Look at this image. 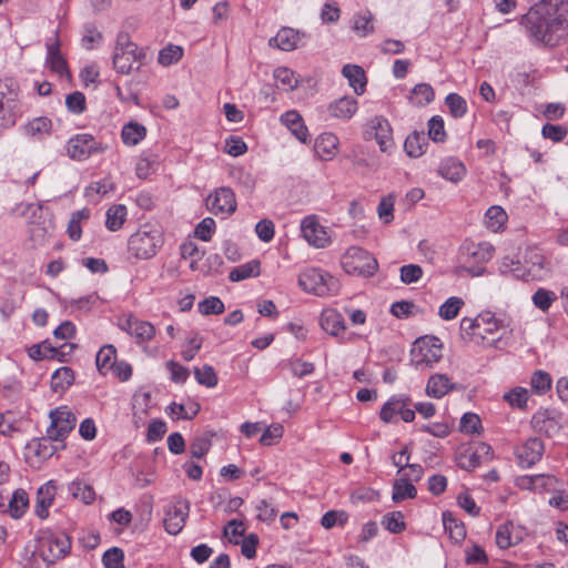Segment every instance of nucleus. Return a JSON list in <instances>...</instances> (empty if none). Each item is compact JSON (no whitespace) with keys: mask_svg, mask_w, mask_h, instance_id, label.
<instances>
[{"mask_svg":"<svg viewBox=\"0 0 568 568\" xmlns=\"http://www.w3.org/2000/svg\"><path fill=\"white\" fill-rule=\"evenodd\" d=\"M14 213L18 216L26 219L28 227H31L32 225H36V223H40V221L48 219L42 205L34 203H21L17 205Z\"/></svg>","mask_w":568,"mask_h":568,"instance_id":"31","label":"nucleus"},{"mask_svg":"<svg viewBox=\"0 0 568 568\" xmlns=\"http://www.w3.org/2000/svg\"><path fill=\"white\" fill-rule=\"evenodd\" d=\"M68 154L71 159L83 161L95 152H102V146L89 134H77L68 141Z\"/></svg>","mask_w":568,"mask_h":568,"instance_id":"11","label":"nucleus"},{"mask_svg":"<svg viewBox=\"0 0 568 568\" xmlns=\"http://www.w3.org/2000/svg\"><path fill=\"white\" fill-rule=\"evenodd\" d=\"M426 148L427 140L423 132H413L404 142L405 152L409 158L416 159L422 156L425 153Z\"/></svg>","mask_w":568,"mask_h":568,"instance_id":"36","label":"nucleus"},{"mask_svg":"<svg viewBox=\"0 0 568 568\" xmlns=\"http://www.w3.org/2000/svg\"><path fill=\"white\" fill-rule=\"evenodd\" d=\"M194 376L199 384L209 388L215 387L217 385V375L211 365L195 367Z\"/></svg>","mask_w":568,"mask_h":568,"instance_id":"55","label":"nucleus"},{"mask_svg":"<svg viewBox=\"0 0 568 568\" xmlns=\"http://www.w3.org/2000/svg\"><path fill=\"white\" fill-rule=\"evenodd\" d=\"M342 265L346 273L371 276L377 270V261L365 250L352 246L342 257Z\"/></svg>","mask_w":568,"mask_h":568,"instance_id":"8","label":"nucleus"},{"mask_svg":"<svg viewBox=\"0 0 568 568\" xmlns=\"http://www.w3.org/2000/svg\"><path fill=\"white\" fill-rule=\"evenodd\" d=\"M163 244V233L159 225L145 223L128 241V252L138 260L153 257Z\"/></svg>","mask_w":568,"mask_h":568,"instance_id":"4","label":"nucleus"},{"mask_svg":"<svg viewBox=\"0 0 568 568\" xmlns=\"http://www.w3.org/2000/svg\"><path fill=\"white\" fill-rule=\"evenodd\" d=\"M146 128L135 121H130L123 125L121 131V140L128 146L139 144L146 136Z\"/></svg>","mask_w":568,"mask_h":568,"instance_id":"32","label":"nucleus"},{"mask_svg":"<svg viewBox=\"0 0 568 568\" xmlns=\"http://www.w3.org/2000/svg\"><path fill=\"white\" fill-rule=\"evenodd\" d=\"M69 490L73 498L80 499L87 505H90L95 500V491L88 484L73 481L71 483Z\"/></svg>","mask_w":568,"mask_h":568,"instance_id":"51","label":"nucleus"},{"mask_svg":"<svg viewBox=\"0 0 568 568\" xmlns=\"http://www.w3.org/2000/svg\"><path fill=\"white\" fill-rule=\"evenodd\" d=\"M455 385L445 374H434L428 378L426 394L433 398H442L454 389Z\"/></svg>","mask_w":568,"mask_h":568,"instance_id":"28","label":"nucleus"},{"mask_svg":"<svg viewBox=\"0 0 568 568\" xmlns=\"http://www.w3.org/2000/svg\"><path fill=\"white\" fill-rule=\"evenodd\" d=\"M525 264L527 266L528 276L531 278H541L548 263L545 255L538 248L531 247L526 251Z\"/></svg>","mask_w":568,"mask_h":568,"instance_id":"26","label":"nucleus"},{"mask_svg":"<svg viewBox=\"0 0 568 568\" xmlns=\"http://www.w3.org/2000/svg\"><path fill=\"white\" fill-rule=\"evenodd\" d=\"M50 426L48 437L53 440H62L75 427L77 417L68 406H60L50 413Z\"/></svg>","mask_w":568,"mask_h":568,"instance_id":"9","label":"nucleus"},{"mask_svg":"<svg viewBox=\"0 0 568 568\" xmlns=\"http://www.w3.org/2000/svg\"><path fill=\"white\" fill-rule=\"evenodd\" d=\"M352 29L359 37L373 33L375 31L374 14L369 10L354 14Z\"/></svg>","mask_w":568,"mask_h":568,"instance_id":"37","label":"nucleus"},{"mask_svg":"<svg viewBox=\"0 0 568 568\" xmlns=\"http://www.w3.org/2000/svg\"><path fill=\"white\" fill-rule=\"evenodd\" d=\"M534 305L539 308L542 312H547L551 304L557 300V295L555 292L546 290V288H538L532 297Z\"/></svg>","mask_w":568,"mask_h":568,"instance_id":"56","label":"nucleus"},{"mask_svg":"<svg viewBox=\"0 0 568 568\" xmlns=\"http://www.w3.org/2000/svg\"><path fill=\"white\" fill-rule=\"evenodd\" d=\"M57 494V484L49 480L37 491L36 514L39 518L45 519L49 516V508L52 506Z\"/></svg>","mask_w":568,"mask_h":568,"instance_id":"19","label":"nucleus"},{"mask_svg":"<svg viewBox=\"0 0 568 568\" xmlns=\"http://www.w3.org/2000/svg\"><path fill=\"white\" fill-rule=\"evenodd\" d=\"M69 548L70 542L65 536L49 535L39 540V555L47 565L62 558Z\"/></svg>","mask_w":568,"mask_h":568,"instance_id":"10","label":"nucleus"},{"mask_svg":"<svg viewBox=\"0 0 568 568\" xmlns=\"http://www.w3.org/2000/svg\"><path fill=\"white\" fill-rule=\"evenodd\" d=\"M464 305L465 302L462 297L452 296L439 306L438 315L444 321H452L458 316Z\"/></svg>","mask_w":568,"mask_h":568,"instance_id":"44","label":"nucleus"},{"mask_svg":"<svg viewBox=\"0 0 568 568\" xmlns=\"http://www.w3.org/2000/svg\"><path fill=\"white\" fill-rule=\"evenodd\" d=\"M410 405V398L405 395L392 396L382 407L379 417L384 423H390L395 416V408H404Z\"/></svg>","mask_w":568,"mask_h":568,"instance_id":"38","label":"nucleus"},{"mask_svg":"<svg viewBox=\"0 0 568 568\" xmlns=\"http://www.w3.org/2000/svg\"><path fill=\"white\" fill-rule=\"evenodd\" d=\"M417 490L415 486L408 480V478L402 476L399 479L395 480L393 485L392 499L395 503H399L405 499L415 498Z\"/></svg>","mask_w":568,"mask_h":568,"instance_id":"41","label":"nucleus"},{"mask_svg":"<svg viewBox=\"0 0 568 568\" xmlns=\"http://www.w3.org/2000/svg\"><path fill=\"white\" fill-rule=\"evenodd\" d=\"M118 326L135 337L139 343L149 342L155 335L154 326L144 321H139L132 315H123L118 321Z\"/></svg>","mask_w":568,"mask_h":568,"instance_id":"13","label":"nucleus"},{"mask_svg":"<svg viewBox=\"0 0 568 568\" xmlns=\"http://www.w3.org/2000/svg\"><path fill=\"white\" fill-rule=\"evenodd\" d=\"M301 33L292 28H282L275 37L271 38L268 45L283 51H292L298 47Z\"/></svg>","mask_w":568,"mask_h":568,"instance_id":"23","label":"nucleus"},{"mask_svg":"<svg viewBox=\"0 0 568 568\" xmlns=\"http://www.w3.org/2000/svg\"><path fill=\"white\" fill-rule=\"evenodd\" d=\"M18 106V91L0 81V112H14Z\"/></svg>","mask_w":568,"mask_h":568,"instance_id":"42","label":"nucleus"},{"mask_svg":"<svg viewBox=\"0 0 568 568\" xmlns=\"http://www.w3.org/2000/svg\"><path fill=\"white\" fill-rule=\"evenodd\" d=\"M544 449V444L539 438L532 437L527 439L516 450L519 464L524 467L532 466L541 458Z\"/></svg>","mask_w":568,"mask_h":568,"instance_id":"17","label":"nucleus"},{"mask_svg":"<svg viewBox=\"0 0 568 568\" xmlns=\"http://www.w3.org/2000/svg\"><path fill=\"white\" fill-rule=\"evenodd\" d=\"M507 220V213L501 206L498 205L490 206L485 215L486 227L495 233L505 229Z\"/></svg>","mask_w":568,"mask_h":568,"instance_id":"34","label":"nucleus"},{"mask_svg":"<svg viewBox=\"0 0 568 568\" xmlns=\"http://www.w3.org/2000/svg\"><path fill=\"white\" fill-rule=\"evenodd\" d=\"M428 136L434 142H444L447 138L444 120L439 115H434L428 120Z\"/></svg>","mask_w":568,"mask_h":568,"instance_id":"60","label":"nucleus"},{"mask_svg":"<svg viewBox=\"0 0 568 568\" xmlns=\"http://www.w3.org/2000/svg\"><path fill=\"white\" fill-rule=\"evenodd\" d=\"M535 427L548 435L559 429L558 414L555 410L545 409L534 416Z\"/></svg>","mask_w":568,"mask_h":568,"instance_id":"33","label":"nucleus"},{"mask_svg":"<svg viewBox=\"0 0 568 568\" xmlns=\"http://www.w3.org/2000/svg\"><path fill=\"white\" fill-rule=\"evenodd\" d=\"M301 231L305 241L317 248L325 247L331 241L326 229L314 215L306 216L302 221Z\"/></svg>","mask_w":568,"mask_h":568,"instance_id":"12","label":"nucleus"},{"mask_svg":"<svg viewBox=\"0 0 568 568\" xmlns=\"http://www.w3.org/2000/svg\"><path fill=\"white\" fill-rule=\"evenodd\" d=\"M457 463L459 467L466 470H473L481 464L470 446L464 447L459 450L457 455Z\"/></svg>","mask_w":568,"mask_h":568,"instance_id":"58","label":"nucleus"},{"mask_svg":"<svg viewBox=\"0 0 568 568\" xmlns=\"http://www.w3.org/2000/svg\"><path fill=\"white\" fill-rule=\"evenodd\" d=\"M90 212L87 209L72 213L68 224V235L72 241H78L81 237V222L88 220Z\"/></svg>","mask_w":568,"mask_h":568,"instance_id":"48","label":"nucleus"},{"mask_svg":"<svg viewBox=\"0 0 568 568\" xmlns=\"http://www.w3.org/2000/svg\"><path fill=\"white\" fill-rule=\"evenodd\" d=\"M298 285L303 291L321 297L336 295L341 287L337 278L315 267L306 268L300 274Z\"/></svg>","mask_w":568,"mask_h":568,"instance_id":"5","label":"nucleus"},{"mask_svg":"<svg viewBox=\"0 0 568 568\" xmlns=\"http://www.w3.org/2000/svg\"><path fill=\"white\" fill-rule=\"evenodd\" d=\"M202 315L222 314L225 311L224 303L215 296H210L197 304Z\"/></svg>","mask_w":568,"mask_h":568,"instance_id":"63","label":"nucleus"},{"mask_svg":"<svg viewBox=\"0 0 568 568\" xmlns=\"http://www.w3.org/2000/svg\"><path fill=\"white\" fill-rule=\"evenodd\" d=\"M284 434V427L282 424L274 423L265 428L263 432L260 443L264 446L276 445Z\"/></svg>","mask_w":568,"mask_h":568,"instance_id":"61","label":"nucleus"},{"mask_svg":"<svg viewBox=\"0 0 568 568\" xmlns=\"http://www.w3.org/2000/svg\"><path fill=\"white\" fill-rule=\"evenodd\" d=\"M260 275V262L254 260L248 263L236 266L230 272L229 278L232 282L243 281Z\"/></svg>","mask_w":568,"mask_h":568,"instance_id":"45","label":"nucleus"},{"mask_svg":"<svg viewBox=\"0 0 568 568\" xmlns=\"http://www.w3.org/2000/svg\"><path fill=\"white\" fill-rule=\"evenodd\" d=\"M445 103L454 118H462L467 112L466 100L457 93H449L445 99Z\"/></svg>","mask_w":568,"mask_h":568,"instance_id":"62","label":"nucleus"},{"mask_svg":"<svg viewBox=\"0 0 568 568\" xmlns=\"http://www.w3.org/2000/svg\"><path fill=\"white\" fill-rule=\"evenodd\" d=\"M374 138L382 152H388L394 146L393 130L389 122L383 116H375L369 122Z\"/></svg>","mask_w":568,"mask_h":568,"instance_id":"18","label":"nucleus"},{"mask_svg":"<svg viewBox=\"0 0 568 568\" xmlns=\"http://www.w3.org/2000/svg\"><path fill=\"white\" fill-rule=\"evenodd\" d=\"M443 523L445 530L452 540L455 542L464 540L466 537V529L462 521L453 518L450 514H444Z\"/></svg>","mask_w":568,"mask_h":568,"instance_id":"46","label":"nucleus"},{"mask_svg":"<svg viewBox=\"0 0 568 568\" xmlns=\"http://www.w3.org/2000/svg\"><path fill=\"white\" fill-rule=\"evenodd\" d=\"M189 508L186 500H178L168 508L164 517V526L169 534L176 535L182 530L189 515Z\"/></svg>","mask_w":568,"mask_h":568,"instance_id":"16","label":"nucleus"},{"mask_svg":"<svg viewBox=\"0 0 568 568\" xmlns=\"http://www.w3.org/2000/svg\"><path fill=\"white\" fill-rule=\"evenodd\" d=\"M60 43L58 39H54L52 43L47 44L48 49V57H47V64L51 69V71L58 73L61 78L65 77L67 79L70 78V72L67 65V61L62 57L60 52Z\"/></svg>","mask_w":568,"mask_h":568,"instance_id":"25","label":"nucleus"},{"mask_svg":"<svg viewBox=\"0 0 568 568\" xmlns=\"http://www.w3.org/2000/svg\"><path fill=\"white\" fill-rule=\"evenodd\" d=\"M321 326L326 333L338 336L345 331L344 317L335 310H324L321 314Z\"/></svg>","mask_w":568,"mask_h":568,"instance_id":"29","label":"nucleus"},{"mask_svg":"<svg viewBox=\"0 0 568 568\" xmlns=\"http://www.w3.org/2000/svg\"><path fill=\"white\" fill-rule=\"evenodd\" d=\"M109 368L111 369L112 375L122 383L128 382L133 375V367L125 359H118L114 357Z\"/></svg>","mask_w":568,"mask_h":568,"instance_id":"57","label":"nucleus"},{"mask_svg":"<svg viewBox=\"0 0 568 568\" xmlns=\"http://www.w3.org/2000/svg\"><path fill=\"white\" fill-rule=\"evenodd\" d=\"M528 535L527 529L514 521H506L496 531V544L500 549H508L521 542Z\"/></svg>","mask_w":568,"mask_h":568,"instance_id":"14","label":"nucleus"},{"mask_svg":"<svg viewBox=\"0 0 568 568\" xmlns=\"http://www.w3.org/2000/svg\"><path fill=\"white\" fill-rule=\"evenodd\" d=\"M206 206L214 214H232L236 210L235 195L231 189L220 187L207 197Z\"/></svg>","mask_w":568,"mask_h":568,"instance_id":"15","label":"nucleus"},{"mask_svg":"<svg viewBox=\"0 0 568 568\" xmlns=\"http://www.w3.org/2000/svg\"><path fill=\"white\" fill-rule=\"evenodd\" d=\"M434 90L429 84L419 83L413 89L410 101L416 105H426L434 100Z\"/></svg>","mask_w":568,"mask_h":568,"instance_id":"52","label":"nucleus"},{"mask_svg":"<svg viewBox=\"0 0 568 568\" xmlns=\"http://www.w3.org/2000/svg\"><path fill=\"white\" fill-rule=\"evenodd\" d=\"M357 100L353 97H342L328 105L333 118L349 120L357 111Z\"/></svg>","mask_w":568,"mask_h":568,"instance_id":"27","label":"nucleus"},{"mask_svg":"<svg viewBox=\"0 0 568 568\" xmlns=\"http://www.w3.org/2000/svg\"><path fill=\"white\" fill-rule=\"evenodd\" d=\"M281 122L292 132V134L301 142L308 141V130L303 122L302 115L295 111L290 110L281 116Z\"/></svg>","mask_w":568,"mask_h":568,"instance_id":"24","label":"nucleus"},{"mask_svg":"<svg viewBox=\"0 0 568 568\" xmlns=\"http://www.w3.org/2000/svg\"><path fill=\"white\" fill-rule=\"evenodd\" d=\"M128 210L123 204L109 207V231L120 230L126 221Z\"/></svg>","mask_w":568,"mask_h":568,"instance_id":"53","label":"nucleus"},{"mask_svg":"<svg viewBox=\"0 0 568 568\" xmlns=\"http://www.w3.org/2000/svg\"><path fill=\"white\" fill-rule=\"evenodd\" d=\"M53 231V223L48 217L44 221H40V223H36L29 227L30 240L34 244H43L51 235Z\"/></svg>","mask_w":568,"mask_h":568,"instance_id":"43","label":"nucleus"},{"mask_svg":"<svg viewBox=\"0 0 568 568\" xmlns=\"http://www.w3.org/2000/svg\"><path fill=\"white\" fill-rule=\"evenodd\" d=\"M394 205L395 195L388 194L381 200L377 206L378 217L386 224L390 223L394 219Z\"/></svg>","mask_w":568,"mask_h":568,"instance_id":"64","label":"nucleus"},{"mask_svg":"<svg viewBox=\"0 0 568 568\" xmlns=\"http://www.w3.org/2000/svg\"><path fill=\"white\" fill-rule=\"evenodd\" d=\"M338 143V138L334 133H322L315 139V153L321 160L329 161L337 154Z\"/></svg>","mask_w":568,"mask_h":568,"instance_id":"21","label":"nucleus"},{"mask_svg":"<svg viewBox=\"0 0 568 568\" xmlns=\"http://www.w3.org/2000/svg\"><path fill=\"white\" fill-rule=\"evenodd\" d=\"M274 78L278 84H281L283 90H293L297 87L298 80L294 73L288 68L280 67L274 71Z\"/></svg>","mask_w":568,"mask_h":568,"instance_id":"54","label":"nucleus"},{"mask_svg":"<svg viewBox=\"0 0 568 568\" xmlns=\"http://www.w3.org/2000/svg\"><path fill=\"white\" fill-rule=\"evenodd\" d=\"M410 356L416 368H429L442 358L443 344L435 336L419 337L413 344Z\"/></svg>","mask_w":568,"mask_h":568,"instance_id":"7","label":"nucleus"},{"mask_svg":"<svg viewBox=\"0 0 568 568\" xmlns=\"http://www.w3.org/2000/svg\"><path fill=\"white\" fill-rule=\"evenodd\" d=\"M29 505L28 494L23 489H17L9 503L10 514L14 518H20Z\"/></svg>","mask_w":568,"mask_h":568,"instance_id":"50","label":"nucleus"},{"mask_svg":"<svg viewBox=\"0 0 568 568\" xmlns=\"http://www.w3.org/2000/svg\"><path fill=\"white\" fill-rule=\"evenodd\" d=\"M51 440L52 439L49 437L32 439L26 447L28 457H30V455H34L39 459H47L52 456L54 453V447L51 445Z\"/></svg>","mask_w":568,"mask_h":568,"instance_id":"40","label":"nucleus"},{"mask_svg":"<svg viewBox=\"0 0 568 568\" xmlns=\"http://www.w3.org/2000/svg\"><path fill=\"white\" fill-rule=\"evenodd\" d=\"M383 527L392 534H400L406 529L405 516L402 511H390L382 517Z\"/></svg>","mask_w":568,"mask_h":568,"instance_id":"47","label":"nucleus"},{"mask_svg":"<svg viewBox=\"0 0 568 568\" xmlns=\"http://www.w3.org/2000/svg\"><path fill=\"white\" fill-rule=\"evenodd\" d=\"M74 382V372L67 366L58 368L51 377V389L54 393H64Z\"/></svg>","mask_w":568,"mask_h":568,"instance_id":"35","label":"nucleus"},{"mask_svg":"<svg viewBox=\"0 0 568 568\" xmlns=\"http://www.w3.org/2000/svg\"><path fill=\"white\" fill-rule=\"evenodd\" d=\"M23 132L28 138L40 141L53 133V122L48 116L33 118L24 125Z\"/></svg>","mask_w":568,"mask_h":568,"instance_id":"22","label":"nucleus"},{"mask_svg":"<svg viewBox=\"0 0 568 568\" xmlns=\"http://www.w3.org/2000/svg\"><path fill=\"white\" fill-rule=\"evenodd\" d=\"M529 37L546 45H557L568 37V2L541 0L523 18Z\"/></svg>","mask_w":568,"mask_h":568,"instance_id":"1","label":"nucleus"},{"mask_svg":"<svg viewBox=\"0 0 568 568\" xmlns=\"http://www.w3.org/2000/svg\"><path fill=\"white\" fill-rule=\"evenodd\" d=\"M200 408V404L196 402H190L186 406L171 403L166 408V413L174 419H192L199 414Z\"/></svg>","mask_w":568,"mask_h":568,"instance_id":"39","label":"nucleus"},{"mask_svg":"<svg viewBox=\"0 0 568 568\" xmlns=\"http://www.w3.org/2000/svg\"><path fill=\"white\" fill-rule=\"evenodd\" d=\"M342 74L348 80L349 87L356 94H362L366 87V75L362 67L357 64H346L342 69Z\"/></svg>","mask_w":568,"mask_h":568,"instance_id":"30","label":"nucleus"},{"mask_svg":"<svg viewBox=\"0 0 568 568\" xmlns=\"http://www.w3.org/2000/svg\"><path fill=\"white\" fill-rule=\"evenodd\" d=\"M463 338L489 347H499L510 333L509 324L485 311L476 317H463L459 324Z\"/></svg>","mask_w":568,"mask_h":568,"instance_id":"2","label":"nucleus"},{"mask_svg":"<svg viewBox=\"0 0 568 568\" xmlns=\"http://www.w3.org/2000/svg\"><path fill=\"white\" fill-rule=\"evenodd\" d=\"M466 172L467 170L464 163L456 158H446L442 160L437 168L438 175L452 183H458L462 181L465 178Z\"/></svg>","mask_w":568,"mask_h":568,"instance_id":"20","label":"nucleus"},{"mask_svg":"<svg viewBox=\"0 0 568 568\" xmlns=\"http://www.w3.org/2000/svg\"><path fill=\"white\" fill-rule=\"evenodd\" d=\"M348 514L345 510H329L321 519V525L325 529H332L335 526H344L348 521Z\"/></svg>","mask_w":568,"mask_h":568,"instance_id":"59","label":"nucleus"},{"mask_svg":"<svg viewBox=\"0 0 568 568\" xmlns=\"http://www.w3.org/2000/svg\"><path fill=\"white\" fill-rule=\"evenodd\" d=\"M183 48L180 45H166L161 49L158 55V62L163 67H169L178 63L183 57Z\"/></svg>","mask_w":568,"mask_h":568,"instance_id":"49","label":"nucleus"},{"mask_svg":"<svg viewBox=\"0 0 568 568\" xmlns=\"http://www.w3.org/2000/svg\"><path fill=\"white\" fill-rule=\"evenodd\" d=\"M495 255V247L487 241L474 242L466 240L459 248L460 264L457 272H465L471 277L481 276L485 273L484 264Z\"/></svg>","mask_w":568,"mask_h":568,"instance_id":"3","label":"nucleus"},{"mask_svg":"<svg viewBox=\"0 0 568 568\" xmlns=\"http://www.w3.org/2000/svg\"><path fill=\"white\" fill-rule=\"evenodd\" d=\"M141 53L135 43H133L128 33L121 32L116 37L113 65L122 74H128L139 69Z\"/></svg>","mask_w":568,"mask_h":568,"instance_id":"6","label":"nucleus"}]
</instances>
